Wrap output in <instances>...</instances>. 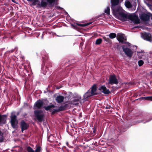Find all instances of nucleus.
<instances>
[{"instance_id":"1","label":"nucleus","mask_w":152,"mask_h":152,"mask_svg":"<svg viewBox=\"0 0 152 152\" xmlns=\"http://www.w3.org/2000/svg\"><path fill=\"white\" fill-rule=\"evenodd\" d=\"M119 0H111V7L112 12L114 16H118L124 10L118 6Z\"/></svg>"},{"instance_id":"2","label":"nucleus","mask_w":152,"mask_h":152,"mask_svg":"<svg viewBox=\"0 0 152 152\" xmlns=\"http://www.w3.org/2000/svg\"><path fill=\"white\" fill-rule=\"evenodd\" d=\"M118 17H120L121 20L126 21L127 19H129L132 21H134L135 24H138L140 23V20L139 19L138 16L135 14H130L128 15L125 13L123 11Z\"/></svg>"},{"instance_id":"3","label":"nucleus","mask_w":152,"mask_h":152,"mask_svg":"<svg viewBox=\"0 0 152 152\" xmlns=\"http://www.w3.org/2000/svg\"><path fill=\"white\" fill-rule=\"evenodd\" d=\"M42 63L41 69L42 70H45L47 72V70H49V68L52 66V64L50 62L48 61L49 58L47 56H42Z\"/></svg>"},{"instance_id":"4","label":"nucleus","mask_w":152,"mask_h":152,"mask_svg":"<svg viewBox=\"0 0 152 152\" xmlns=\"http://www.w3.org/2000/svg\"><path fill=\"white\" fill-rule=\"evenodd\" d=\"M58 0H41V3H39L37 4L38 6L39 7L46 8L48 5L51 6L58 1Z\"/></svg>"},{"instance_id":"5","label":"nucleus","mask_w":152,"mask_h":152,"mask_svg":"<svg viewBox=\"0 0 152 152\" xmlns=\"http://www.w3.org/2000/svg\"><path fill=\"white\" fill-rule=\"evenodd\" d=\"M35 117L38 121L41 122L44 120L45 115L42 111L40 110H37L34 111Z\"/></svg>"},{"instance_id":"6","label":"nucleus","mask_w":152,"mask_h":152,"mask_svg":"<svg viewBox=\"0 0 152 152\" xmlns=\"http://www.w3.org/2000/svg\"><path fill=\"white\" fill-rule=\"evenodd\" d=\"M122 47L123 51L125 54L128 57L131 58L133 54V52L132 50L125 45H122Z\"/></svg>"},{"instance_id":"7","label":"nucleus","mask_w":152,"mask_h":152,"mask_svg":"<svg viewBox=\"0 0 152 152\" xmlns=\"http://www.w3.org/2000/svg\"><path fill=\"white\" fill-rule=\"evenodd\" d=\"M141 37L144 40L151 42L152 41V35L150 33L145 32L141 34Z\"/></svg>"},{"instance_id":"8","label":"nucleus","mask_w":152,"mask_h":152,"mask_svg":"<svg viewBox=\"0 0 152 152\" xmlns=\"http://www.w3.org/2000/svg\"><path fill=\"white\" fill-rule=\"evenodd\" d=\"M108 83L111 85L113 84L117 85L118 84V80L115 75H112L110 76Z\"/></svg>"},{"instance_id":"9","label":"nucleus","mask_w":152,"mask_h":152,"mask_svg":"<svg viewBox=\"0 0 152 152\" xmlns=\"http://www.w3.org/2000/svg\"><path fill=\"white\" fill-rule=\"evenodd\" d=\"M10 117L11 118V123L12 126L14 129L16 128L18 124L16 116L14 115H12Z\"/></svg>"},{"instance_id":"10","label":"nucleus","mask_w":152,"mask_h":152,"mask_svg":"<svg viewBox=\"0 0 152 152\" xmlns=\"http://www.w3.org/2000/svg\"><path fill=\"white\" fill-rule=\"evenodd\" d=\"M92 22H89L88 23H86L84 24H80V23H76L75 24H71V26L72 27H73V28L74 29H75L77 30H78L79 29V28L77 26L82 27H85L86 26H87L88 25H89L92 23Z\"/></svg>"},{"instance_id":"11","label":"nucleus","mask_w":152,"mask_h":152,"mask_svg":"<svg viewBox=\"0 0 152 152\" xmlns=\"http://www.w3.org/2000/svg\"><path fill=\"white\" fill-rule=\"evenodd\" d=\"M20 127L21 129V132H23L24 130L27 129L29 126V124L26 123L23 120H22L20 122Z\"/></svg>"},{"instance_id":"12","label":"nucleus","mask_w":152,"mask_h":152,"mask_svg":"<svg viewBox=\"0 0 152 152\" xmlns=\"http://www.w3.org/2000/svg\"><path fill=\"white\" fill-rule=\"evenodd\" d=\"M89 90H90L91 94H92L93 96L99 94V93L96 92L97 89L96 85L95 84L93 85Z\"/></svg>"},{"instance_id":"13","label":"nucleus","mask_w":152,"mask_h":152,"mask_svg":"<svg viewBox=\"0 0 152 152\" xmlns=\"http://www.w3.org/2000/svg\"><path fill=\"white\" fill-rule=\"evenodd\" d=\"M98 90L105 94H109L110 93L109 90L107 89L104 85L101 86L98 88Z\"/></svg>"},{"instance_id":"14","label":"nucleus","mask_w":152,"mask_h":152,"mask_svg":"<svg viewBox=\"0 0 152 152\" xmlns=\"http://www.w3.org/2000/svg\"><path fill=\"white\" fill-rule=\"evenodd\" d=\"M93 95L91 94L90 90H88L83 95L82 100L84 101H88V98Z\"/></svg>"},{"instance_id":"15","label":"nucleus","mask_w":152,"mask_h":152,"mask_svg":"<svg viewBox=\"0 0 152 152\" xmlns=\"http://www.w3.org/2000/svg\"><path fill=\"white\" fill-rule=\"evenodd\" d=\"M140 19L144 21H148L150 19V16L145 13L142 14L140 16Z\"/></svg>"},{"instance_id":"16","label":"nucleus","mask_w":152,"mask_h":152,"mask_svg":"<svg viewBox=\"0 0 152 152\" xmlns=\"http://www.w3.org/2000/svg\"><path fill=\"white\" fill-rule=\"evenodd\" d=\"M44 102L42 100L39 99L35 103L34 106L38 109H40L43 106Z\"/></svg>"},{"instance_id":"17","label":"nucleus","mask_w":152,"mask_h":152,"mask_svg":"<svg viewBox=\"0 0 152 152\" xmlns=\"http://www.w3.org/2000/svg\"><path fill=\"white\" fill-rule=\"evenodd\" d=\"M81 99V96H78L77 97L75 98L73 100L71 101L70 103L74 105H77L79 104L78 102H80Z\"/></svg>"},{"instance_id":"18","label":"nucleus","mask_w":152,"mask_h":152,"mask_svg":"<svg viewBox=\"0 0 152 152\" xmlns=\"http://www.w3.org/2000/svg\"><path fill=\"white\" fill-rule=\"evenodd\" d=\"M117 38L118 41L122 44H126L127 43V42L125 41H124V40L125 41H126V39H125L124 37L122 34L118 35Z\"/></svg>"},{"instance_id":"19","label":"nucleus","mask_w":152,"mask_h":152,"mask_svg":"<svg viewBox=\"0 0 152 152\" xmlns=\"http://www.w3.org/2000/svg\"><path fill=\"white\" fill-rule=\"evenodd\" d=\"M64 99V97L61 95L57 96L56 99V101L58 103H61L63 102Z\"/></svg>"},{"instance_id":"20","label":"nucleus","mask_w":152,"mask_h":152,"mask_svg":"<svg viewBox=\"0 0 152 152\" xmlns=\"http://www.w3.org/2000/svg\"><path fill=\"white\" fill-rule=\"evenodd\" d=\"M69 104H66L64 105H61L59 107L60 111H64L69 108Z\"/></svg>"},{"instance_id":"21","label":"nucleus","mask_w":152,"mask_h":152,"mask_svg":"<svg viewBox=\"0 0 152 152\" xmlns=\"http://www.w3.org/2000/svg\"><path fill=\"white\" fill-rule=\"evenodd\" d=\"M55 107V106L53 104L48 105L47 107L44 106L43 108H45V110L47 111L49 110L50 112L51 111L50 109L53 108H54Z\"/></svg>"},{"instance_id":"22","label":"nucleus","mask_w":152,"mask_h":152,"mask_svg":"<svg viewBox=\"0 0 152 152\" xmlns=\"http://www.w3.org/2000/svg\"><path fill=\"white\" fill-rule=\"evenodd\" d=\"M125 5L127 8H130L132 7V5L129 1L126 2L125 3Z\"/></svg>"},{"instance_id":"23","label":"nucleus","mask_w":152,"mask_h":152,"mask_svg":"<svg viewBox=\"0 0 152 152\" xmlns=\"http://www.w3.org/2000/svg\"><path fill=\"white\" fill-rule=\"evenodd\" d=\"M102 40L101 38H99L97 39L95 42V44L96 45H99L102 42Z\"/></svg>"},{"instance_id":"24","label":"nucleus","mask_w":152,"mask_h":152,"mask_svg":"<svg viewBox=\"0 0 152 152\" xmlns=\"http://www.w3.org/2000/svg\"><path fill=\"white\" fill-rule=\"evenodd\" d=\"M26 150L27 152H34V150L30 146L26 147Z\"/></svg>"},{"instance_id":"25","label":"nucleus","mask_w":152,"mask_h":152,"mask_svg":"<svg viewBox=\"0 0 152 152\" xmlns=\"http://www.w3.org/2000/svg\"><path fill=\"white\" fill-rule=\"evenodd\" d=\"M109 37L111 39H113L116 37V34L115 33H110L109 35Z\"/></svg>"},{"instance_id":"26","label":"nucleus","mask_w":152,"mask_h":152,"mask_svg":"<svg viewBox=\"0 0 152 152\" xmlns=\"http://www.w3.org/2000/svg\"><path fill=\"white\" fill-rule=\"evenodd\" d=\"M103 39L105 41L107 42V43L110 44L112 43L111 40L109 38L106 37H103Z\"/></svg>"},{"instance_id":"27","label":"nucleus","mask_w":152,"mask_h":152,"mask_svg":"<svg viewBox=\"0 0 152 152\" xmlns=\"http://www.w3.org/2000/svg\"><path fill=\"white\" fill-rule=\"evenodd\" d=\"M104 12L106 13L107 15H110V8L109 7H107L106 9L105 10Z\"/></svg>"},{"instance_id":"28","label":"nucleus","mask_w":152,"mask_h":152,"mask_svg":"<svg viewBox=\"0 0 152 152\" xmlns=\"http://www.w3.org/2000/svg\"><path fill=\"white\" fill-rule=\"evenodd\" d=\"M41 150V148L40 146H38L36 148L34 152H40Z\"/></svg>"},{"instance_id":"29","label":"nucleus","mask_w":152,"mask_h":152,"mask_svg":"<svg viewBox=\"0 0 152 152\" xmlns=\"http://www.w3.org/2000/svg\"><path fill=\"white\" fill-rule=\"evenodd\" d=\"M143 98L145 100L152 101V96L145 97Z\"/></svg>"},{"instance_id":"30","label":"nucleus","mask_w":152,"mask_h":152,"mask_svg":"<svg viewBox=\"0 0 152 152\" xmlns=\"http://www.w3.org/2000/svg\"><path fill=\"white\" fill-rule=\"evenodd\" d=\"M138 65L139 66H142L143 64H144V62L142 60H140L138 61Z\"/></svg>"},{"instance_id":"31","label":"nucleus","mask_w":152,"mask_h":152,"mask_svg":"<svg viewBox=\"0 0 152 152\" xmlns=\"http://www.w3.org/2000/svg\"><path fill=\"white\" fill-rule=\"evenodd\" d=\"M39 2V0H33L32 4L33 5H35L37 4V3Z\"/></svg>"},{"instance_id":"32","label":"nucleus","mask_w":152,"mask_h":152,"mask_svg":"<svg viewBox=\"0 0 152 152\" xmlns=\"http://www.w3.org/2000/svg\"><path fill=\"white\" fill-rule=\"evenodd\" d=\"M119 129L120 130V131L121 132H124L125 131V129H124V128L122 129V126H121V127H119Z\"/></svg>"},{"instance_id":"33","label":"nucleus","mask_w":152,"mask_h":152,"mask_svg":"<svg viewBox=\"0 0 152 152\" xmlns=\"http://www.w3.org/2000/svg\"><path fill=\"white\" fill-rule=\"evenodd\" d=\"M56 113V110H55V109H53V111H52V112L51 113V114L54 115L55 113Z\"/></svg>"},{"instance_id":"34","label":"nucleus","mask_w":152,"mask_h":152,"mask_svg":"<svg viewBox=\"0 0 152 152\" xmlns=\"http://www.w3.org/2000/svg\"><path fill=\"white\" fill-rule=\"evenodd\" d=\"M4 140V137H0V142H3Z\"/></svg>"},{"instance_id":"35","label":"nucleus","mask_w":152,"mask_h":152,"mask_svg":"<svg viewBox=\"0 0 152 152\" xmlns=\"http://www.w3.org/2000/svg\"><path fill=\"white\" fill-rule=\"evenodd\" d=\"M0 136H1L0 137H3V133L1 132V131H0Z\"/></svg>"},{"instance_id":"36","label":"nucleus","mask_w":152,"mask_h":152,"mask_svg":"<svg viewBox=\"0 0 152 152\" xmlns=\"http://www.w3.org/2000/svg\"><path fill=\"white\" fill-rule=\"evenodd\" d=\"M16 49V48H15L14 49L11 50H10L9 51V52L11 53L13 52Z\"/></svg>"},{"instance_id":"37","label":"nucleus","mask_w":152,"mask_h":152,"mask_svg":"<svg viewBox=\"0 0 152 152\" xmlns=\"http://www.w3.org/2000/svg\"><path fill=\"white\" fill-rule=\"evenodd\" d=\"M55 110H56V113H58L60 111V110H59V108L57 109H55Z\"/></svg>"},{"instance_id":"38","label":"nucleus","mask_w":152,"mask_h":152,"mask_svg":"<svg viewBox=\"0 0 152 152\" xmlns=\"http://www.w3.org/2000/svg\"><path fill=\"white\" fill-rule=\"evenodd\" d=\"M145 60H146L147 61V63H149V61H148V57H147V58Z\"/></svg>"},{"instance_id":"39","label":"nucleus","mask_w":152,"mask_h":152,"mask_svg":"<svg viewBox=\"0 0 152 152\" xmlns=\"http://www.w3.org/2000/svg\"><path fill=\"white\" fill-rule=\"evenodd\" d=\"M22 66H23V69H26V66H25V65H23L22 64Z\"/></svg>"},{"instance_id":"40","label":"nucleus","mask_w":152,"mask_h":152,"mask_svg":"<svg viewBox=\"0 0 152 152\" xmlns=\"http://www.w3.org/2000/svg\"><path fill=\"white\" fill-rule=\"evenodd\" d=\"M94 130H93V132L94 133L96 131V129L95 128V127H94Z\"/></svg>"},{"instance_id":"41","label":"nucleus","mask_w":152,"mask_h":152,"mask_svg":"<svg viewBox=\"0 0 152 152\" xmlns=\"http://www.w3.org/2000/svg\"><path fill=\"white\" fill-rule=\"evenodd\" d=\"M57 7L58 8V9L61 10V9H63V8H61L60 7Z\"/></svg>"},{"instance_id":"42","label":"nucleus","mask_w":152,"mask_h":152,"mask_svg":"<svg viewBox=\"0 0 152 152\" xmlns=\"http://www.w3.org/2000/svg\"><path fill=\"white\" fill-rule=\"evenodd\" d=\"M22 66H19V68L20 69H23V68H22Z\"/></svg>"},{"instance_id":"43","label":"nucleus","mask_w":152,"mask_h":152,"mask_svg":"<svg viewBox=\"0 0 152 152\" xmlns=\"http://www.w3.org/2000/svg\"><path fill=\"white\" fill-rule=\"evenodd\" d=\"M66 144L67 145V146H68V145H69V143H68V142H66Z\"/></svg>"},{"instance_id":"44","label":"nucleus","mask_w":152,"mask_h":152,"mask_svg":"<svg viewBox=\"0 0 152 152\" xmlns=\"http://www.w3.org/2000/svg\"><path fill=\"white\" fill-rule=\"evenodd\" d=\"M106 109H110V107H106Z\"/></svg>"},{"instance_id":"45","label":"nucleus","mask_w":152,"mask_h":152,"mask_svg":"<svg viewBox=\"0 0 152 152\" xmlns=\"http://www.w3.org/2000/svg\"><path fill=\"white\" fill-rule=\"evenodd\" d=\"M99 18V17H97L95 18V20H96L98 18Z\"/></svg>"},{"instance_id":"46","label":"nucleus","mask_w":152,"mask_h":152,"mask_svg":"<svg viewBox=\"0 0 152 152\" xmlns=\"http://www.w3.org/2000/svg\"><path fill=\"white\" fill-rule=\"evenodd\" d=\"M57 89H59L60 88V87H58L57 88Z\"/></svg>"},{"instance_id":"47","label":"nucleus","mask_w":152,"mask_h":152,"mask_svg":"<svg viewBox=\"0 0 152 152\" xmlns=\"http://www.w3.org/2000/svg\"><path fill=\"white\" fill-rule=\"evenodd\" d=\"M151 120V119H150V120H148L147 122H148V121H150Z\"/></svg>"},{"instance_id":"48","label":"nucleus","mask_w":152,"mask_h":152,"mask_svg":"<svg viewBox=\"0 0 152 152\" xmlns=\"http://www.w3.org/2000/svg\"><path fill=\"white\" fill-rule=\"evenodd\" d=\"M12 1L13 2H14V1H13V0H12Z\"/></svg>"},{"instance_id":"49","label":"nucleus","mask_w":152,"mask_h":152,"mask_svg":"<svg viewBox=\"0 0 152 152\" xmlns=\"http://www.w3.org/2000/svg\"><path fill=\"white\" fill-rule=\"evenodd\" d=\"M81 43H80V44L82 45V44H81Z\"/></svg>"},{"instance_id":"50","label":"nucleus","mask_w":152,"mask_h":152,"mask_svg":"<svg viewBox=\"0 0 152 152\" xmlns=\"http://www.w3.org/2000/svg\"><path fill=\"white\" fill-rule=\"evenodd\" d=\"M81 43H80V44L82 45V44H81Z\"/></svg>"}]
</instances>
